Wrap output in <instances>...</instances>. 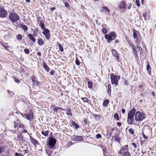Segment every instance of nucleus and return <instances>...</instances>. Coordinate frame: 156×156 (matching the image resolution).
I'll return each mask as SVG.
<instances>
[{"label": "nucleus", "mask_w": 156, "mask_h": 156, "mask_svg": "<svg viewBox=\"0 0 156 156\" xmlns=\"http://www.w3.org/2000/svg\"><path fill=\"white\" fill-rule=\"evenodd\" d=\"M72 124L73 126H75V128L76 129H78V128H79V127H80L79 125L77 123H76L75 122H72Z\"/></svg>", "instance_id": "nucleus-31"}, {"label": "nucleus", "mask_w": 156, "mask_h": 156, "mask_svg": "<svg viewBox=\"0 0 156 156\" xmlns=\"http://www.w3.org/2000/svg\"><path fill=\"white\" fill-rule=\"evenodd\" d=\"M129 133L131 134H133L134 133V130L133 129H129Z\"/></svg>", "instance_id": "nucleus-46"}, {"label": "nucleus", "mask_w": 156, "mask_h": 156, "mask_svg": "<svg viewBox=\"0 0 156 156\" xmlns=\"http://www.w3.org/2000/svg\"><path fill=\"white\" fill-rule=\"evenodd\" d=\"M14 81L17 83H20V81L18 79H17L15 77H14Z\"/></svg>", "instance_id": "nucleus-49"}, {"label": "nucleus", "mask_w": 156, "mask_h": 156, "mask_svg": "<svg viewBox=\"0 0 156 156\" xmlns=\"http://www.w3.org/2000/svg\"><path fill=\"white\" fill-rule=\"evenodd\" d=\"M117 125L119 126L121 125V123L120 122H118L117 123Z\"/></svg>", "instance_id": "nucleus-63"}, {"label": "nucleus", "mask_w": 156, "mask_h": 156, "mask_svg": "<svg viewBox=\"0 0 156 156\" xmlns=\"http://www.w3.org/2000/svg\"><path fill=\"white\" fill-rule=\"evenodd\" d=\"M30 138L31 142L33 145L35 146V144L38 145L39 144V143L37 140L34 139L32 136H30Z\"/></svg>", "instance_id": "nucleus-15"}, {"label": "nucleus", "mask_w": 156, "mask_h": 156, "mask_svg": "<svg viewBox=\"0 0 156 156\" xmlns=\"http://www.w3.org/2000/svg\"><path fill=\"white\" fill-rule=\"evenodd\" d=\"M15 156H23V155L22 154L18 153L17 152L15 153Z\"/></svg>", "instance_id": "nucleus-50"}, {"label": "nucleus", "mask_w": 156, "mask_h": 156, "mask_svg": "<svg viewBox=\"0 0 156 156\" xmlns=\"http://www.w3.org/2000/svg\"><path fill=\"white\" fill-rule=\"evenodd\" d=\"M135 3L137 6L139 7L140 6V1L139 0H136Z\"/></svg>", "instance_id": "nucleus-45"}, {"label": "nucleus", "mask_w": 156, "mask_h": 156, "mask_svg": "<svg viewBox=\"0 0 156 156\" xmlns=\"http://www.w3.org/2000/svg\"><path fill=\"white\" fill-rule=\"evenodd\" d=\"M27 36L29 37L30 39L32 41L34 42H35L36 39L34 37L33 35L31 34H28Z\"/></svg>", "instance_id": "nucleus-18"}, {"label": "nucleus", "mask_w": 156, "mask_h": 156, "mask_svg": "<svg viewBox=\"0 0 156 156\" xmlns=\"http://www.w3.org/2000/svg\"><path fill=\"white\" fill-rule=\"evenodd\" d=\"M24 52L27 54H29L30 53V51L29 50L27 49H24Z\"/></svg>", "instance_id": "nucleus-42"}, {"label": "nucleus", "mask_w": 156, "mask_h": 156, "mask_svg": "<svg viewBox=\"0 0 156 156\" xmlns=\"http://www.w3.org/2000/svg\"><path fill=\"white\" fill-rule=\"evenodd\" d=\"M112 52L113 56L115 57L116 59L118 61L120 58L119 55V54H118L117 51L115 50L112 49Z\"/></svg>", "instance_id": "nucleus-13"}, {"label": "nucleus", "mask_w": 156, "mask_h": 156, "mask_svg": "<svg viewBox=\"0 0 156 156\" xmlns=\"http://www.w3.org/2000/svg\"><path fill=\"white\" fill-rule=\"evenodd\" d=\"M54 71L52 70L50 72V74L51 75H53L54 74Z\"/></svg>", "instance_id": "nucleus-61"}, {"label": "nucleus", "mask_w": 156, "mask_h": 156, "mask_svg": "<svg viewBox=\"0 0 156 156\" xmlns=\"http://www.w3.org/2000/svg\"><path fill=\"white\" fill-rule=\"evenodd\" d=\"M124 85H128V83L127 80H124Z\"/></svg>", "instance_id": "nucleus-58"}, {"label": "nucleus", "mask_w": 156, "mask_h": 156, "mask_svg": "<svg viewBox=\"0 0 156 156\" xmlns=\"http://www.w3.org/2000/svg\"><path fill=\"white\" fill-rule=\"evenodd\" d=\"M17 38L18 40H20L22 39L21 35L20 34H18L17 37Z\"/></svg>", "instance_id": "nucleus-48"}, {"label": "nucleus", "mask_w": 156, "mask_h": 156, "mask_svg": "<svg viewBox=\"0 0 156 156\" xmlns=\"http://www.w3.org/2000/svg\"><path fill=\"white\" fill-rule=\"evenodd\" d=\"M145 118V114L144 113L137 111L135 113V120L136 121H141Z\"/></svg>", "instance_id": "nucleus-3"}, {"label": "nucleus", "mask_w": 156, "mask_h": 156, "mask_svg": "<svg viewBox=\"0 0 156 156\" xmlns=\"http://www.w3.org/2000/svg\"><path fill=\"white\" fill-rule=\"evenodd\" d=\"M101 135L99 134V133H98V134H97L96 135V138H97V139H99V138H101Z\"/></svg>", "instance_id": "nucleus-51"}, {"label": "nucleus", "mask_w": 156, "mask_h": 156, "mask_svg": "<svg viewBox=\"0 0 156 156\" xmlns=\"http://www.w3.org/2000/svg\"><path fill=\"white\" fill-rule=\"evenodd\" d=\"M107 150L106 147L102 149L103 154L104 156H105V154H106L107 152Z\"/></svg>", "instance_id": "nucleus-47"}, {"label": "nucleus", "mask_w": 156, "mask_h": 156, "mask_svg": "<svg viewBox=\"0 0 156 156\" xmlns=\"http://www.w3.org/2000/svg\"><path fill=\"white\" fill-rule=\"evenodd\" d=\"M39 26L44 30V31L46 30L43 21L41 20L40 21Z\"/></svg>", "instance_id": "nucleus-17"}, {"label": "nucleus", "mask_w": 156, "mask_h": 156, "mask_svg": "<svg viewBox=\"0 0 156 156\" xmlns=\"http://www.w3.org/2000/svg\"><path fill=\"white\" fill-rule=\"evenodd\" d=\"M49 132V131L48 130H46V131H41V134L45 136H48Z\"/></svg>", "instance_id": "nucleus-25"}, {"label": "nucleus", "mask_w": 156, "mask_h": 156, "mask_svg": "<svg viewBox=\"0 0 156 156\" xmlns=\"http://www.w3.org/2000/svg\"><path fill=\"white\" fill-rule=\"evenodd\" d=\"M147 69L148 72H150L151 71V68L149 64L147 65Z\"/></svg>", "instance_id": "nucleus-41"}, {"label": "nucleus", "mask_w": 156, "mask_h": 156, "mask_svg": "<svg viewBox=\"0 0 156 156\" xmlns=\"http://www.w3.org/2000/svg\"><path fill=\"white\" fill-rule=\"evenodd\" d=\"M139 44H137V46L136 47V49L138 51H139L140 52V54H141V53L142 52H143V50L142 49V48H141V47L139 46Z\"/></svg>", "instance_id": "nucleus-29"}, {"label": "nucleus", "mask_w": 156, "mask_h": 156, "mask_svg": "<svg viewBox=\"0 0 156 156\" xmlns=\"http://www.w3.org/2000/svg\"><path fill=\"white\" fill-rule=\"evenodd\" d=\"M33 35L35 37H36L37 35V33L35 32V31H34Z\"/></svg>", "instance_id": "nucleus-55"}, {"label": "nucleus", "mask_w": 156, "mask_h": 156, "mask_svg": "<svg viewBox=\"0 0 156 156\" xmlns=\"http://www.w3.org/2000/svg\"><path fill=\"white\" fill-rule=\"evenodd\" d=\"M88 87L90 88H91L92 86V82L88 81Z\"/></svg>", "instance_id": "nucleus-40"}, {"label": "nucleus", "mask_w": 156, "mask_h": 156, "mask_svg": "<svg viewBox=\"0 0 156 156\" xmlns=\"http://www.w3.org/2000/svg\"><path fill=\"white\" fill-rule=\"evenodd\" d=\"M21 27L24 30L27 31L28 29L27 26L25 25L21 24Z\"/></svg>", "instance_id": "nucleus-32"}, {"label": "nucleus", "mask_w": 156, "mask_h": 156, "mask_svg": "<svg viewBox=\"0 0 156 156\" xmlns=\"http://www.w3.org/2000/svg\"><path fill=\"white\" fill-rule=\"evenodd\" d=\"M25 116L27 119L30 120H32L34 118V115L31 111H30L28 113L25 115Z\"/></svg>", "instance_id": "nucleus-11"}, {"label": "nucleus", "mask_w": 156, "mask_h": 156, "mask_svg": "<svg viewBox=\"0 0 156 156\" xmlns=\"http://www.w3.org/2000/svg\"><path fill=\"white\" fill-rule=\"evenodd\" d=\"M20 124V121L18 119H17L16 121H15L14 122V128H16L19 126Z\"/></svg>", "instance_id": "nucleus-19"}, {"label": "nucleus", "mask_w": 156, "mask_h": 156, "mask_svg": "<svg viewBox=\"0 0 156 156\" xmlns=\"http://www.w3.org/2000/svg\"><path fill=\"white\" fill-rule=\"evenodd\" d=\"M108 94H109V93L111 94V88L110 86V87L108 85Z\"/></svg>", "instance_id": "nucleus-53"}, {"label": "nucleus", "mask_w": 156, "mask_h": 156, "mask_svg": "<svg viewBox=\"0 0 156 156\" xmlns=\"http://www.w3.org/2000/svg\"><path fill=\"white\" fill-rule=\"evenodd\" d=\"M34 31H35V32H36L38 33V28L37 27L35 29V30Z\"/></svg>", "instance_id": "nucleus-60"}, {"label": "nucleus", "mask_w": 156, "mask_h": 156, "mask_svg": "<svg viewBox=\"0 0 156 156\" xmlns=\"http://www.w3.org/2000/svg\"><path fill=\"white\" fill-rule=\"evenodd\" d=\"M122 156H130V154L129 152H126L123 153Z\"/></svg>", "instance_id": "nucleus-35"}, {"label": "nucleus", "mask_w": 156, "mask_h": 156, "mask_svg": "<svg viewBox=\"0 0 156 156\" xmlns=\"http://www.w3.org/2000/svg\"><path fill=\"white\" fill-rule=\"evenodd\" d=\"M38 43L40 46L44 44V41L41 39H38Z\"/></svg>", "instance_id": "nucleus-30"}, {"label": "nucleus", "mask_w": 156, "mask_h": 156, "mask_svg": "<svg viewBox=\"0 0 156 156\" xmlns=\"http://www.w3.org/2000/svg\"><path fill=\"white\" fill-rule=\"evenodd\" d=\"M21 132L22 133H27V131L25 129H23L22 130Z\"/></svg>", "instance_id": "nucleus-56"}, {"label": "nucleus", "mask_w": 156, "mask_h": 156, "mask_svg": "<svg viewBox=\"0 0 156 156\" xmlns=\"http://www.w3.org/2000/svg\"><path fill=\"white\" fill-rule=\"evenodd\" d=\"M132 145L134 147V148L135 149H136L137 147L136 145L134 143H132Z\"/></svg>", "instance_id": "nucleus-54"}, {"label": "nucleus", "mask_w": 156, "mask_h": 156, "mask_svg": "<svg viewBox=\"0 0 156 156\" xmlns=\"http://www.w3.org/2000/svg\"><path fill=\"white\" fill-rule=\"evenodd\" d=\"M0 44L2 45L5 49H7L8 48V46L7 45V44L2 41H0Z\"/></svg>", "instance_id": "nucleus-23"}, {"label": "nucleus", "mask_w": 156, "mask_h": 156, "mask_svg": "<svg viewBox=\"0 0 156 156\" xmlns=\"http://www.w3.org/2000/svg\"><path fill=\"white\" fill-rule=\"evenodd\" d=\"M75 140L76 141H82L83 140V137L81 136H76L75 138Z\"/></svg>", "instance_id": "nucleus-20"}, {"label": "nucleus", "mask_w": 156, "mask_h": 156, "mask_svg": "<svg viewBox=\"0 0 156 156\" xmlns=\"http://www.w3.org/2000/svg\"><path fill=\"white\" fill-rule=\"evenodd\" d=\"M52 108H53V111H54V112H57L58 110V108H59V107H57L55 106H53L52 107Z\"/></svg>", "instance_id": "nucleus-34"}, {"label": "nucleus", "mask_w": 156, "mask_h": 156, "mask_svg": "<svg viewBox=\"0 0 156 156\" xmlns=\"http://www.w3.org/2000/svg\"><path fill=\"white\" fill-rule=\"evenodd\" d=\"M75 63L78 66H79L80 65V62L79 60L77 58H76Z\"/></svg>", "instance_id": "nucleus-44"}, {"label": "nucleus", "mask_w": 156, "mask_h": 156, "mask_svg": "<svg viewBox=\"0 0 156 156\" xmlns=\"http://www.w3.org/2000/svg\"><path fill=\"white\" fill-rule=\"evenodd\" d=\"M109 101L108 100L106 99L104 101L103 105L105 107H106L108 104Z\"/></svg>", "instance_id": "nucleus-27"}, {"label": "nucleus", "mask_w": 156, "mask_h": 156, "mask_svg": "<svg viewBox=\"0 0 156 156\" xmlns=\"http://www.w3.org/2000/svg\"><path fill=\"white\" fill-rule=\"evenodd\" d=\"M9 18L13 23H15L20 19L19 16L16 12H12L9 15Z\"/></svg>", "instance_id": "nucleus-4"}, {"label": "nucleus", "mask_w": 156, "mask_h": 156, "mask_svg": "<svg viewBox=\"0 0 156 156\" xmlns=\"http://www.w3.org/2000/svg\"><path fill=\"white\" fill-rule=\"evenodd\" d=\"M148 14V13L147 12H146L143 13V17H144V19L145 20H146V16H147V15Z\"/></svg>", "instance_id": "nucleus-43"}, {"label": "nucleus", "mask_w": 156, "mask_h": 156, "mask_svg": "<svg viewBox=\"0 0 156 156\" xmlns=\"http://www.w3.org/2000/svg\"><path fill=\"white\" fill-rule=\"evenodd\" d=\"M8 14L7 12L3 8H0V17L4 18L7 17Z\"/></svg>", "instance_id": "nucleus-8"}, {"label": "nucleus", "mask_w": 156, "mask_h": 156, "mask_svg": "<svg viewBox=\"0 0 156 156\" xmlns=\"http://www.w3.org/2000/svg\"><path fill=\"white\" fill-rule=\"evenodd\" d=\"M114 137L115 138V140L116 141L118 142H119L121 139L120 137L118 135L114 136Z\"/></svg>", "instance_id": "nucleus-28"}, {"label": "nucleus", "mask_w": 156, "mask_h": 156, "mask_svg": "<svg viewBox=\"0 0 156 156\" xmlns=\"http://www.w3.org/2000/svg\"><path fill=\"white\" fill-rule=\"evenodd\" d=\"M66 113L67 115L72 116V113L71 112V109L70 108H68L66 109Z\"/></svg>", "instance_id": "nucleus-24"}, {"label": "nucleus", "mask_w": 156, "mask_h": 156, "mask_svg": "<svg viewBox=\"0 0 156 156\" xmlns=\"http://www.w3.org/2000/svg\"><path fill=\"white\" fill-rule=\"evenodd\" d=\"M82 99L83 101L84 102H88V100L87 98H82Z\"/></svg>", "instance_id": "nucleus-52"}, {"label": "nucleus", "mask_w": 156, "mask_h": 156, "mask_svg": "<svg viewBox=\"0 0 156 156\" xmlns=\"http://www.w3.org/2000/svg\"><path fill=\"white\" fill-rule=\"evenodd\" d=\"M143 136L144 139H147V137L145 135L144 133L143 134Z\"/></svg>", "instance_id": "nucleus-62"}, {"label": "nucleus", "mask_w": 156, "mask_h": 156, "mask_svg": "<svg viewBox=\"0 0 156 156\" xmlns=\"http://www.w3.org/2000/svg\"><path fill=\"white\" fill-rule=\"evenodd\" d=\"M31 79L33 83H35L36 82L35 76H33L31 77Z\"/></svg>", "instance_id": "nucleus-38"}, {"label": "nucleus", "mask_w": 156, "mask_h": 156, "mask_svg": "<svg viewBox=\"0 0 156 156\" xmlns=\"http://www.w3.org/2000/svg\"><path fill=\"white\" fill-rule=\"evenodd\" d=\"M65 5L66 7H68L69 6V4L68 3L66 2L65 3Z\"/></svg>", "instance_id": "nucleus-64"}, {"label": "nucleus", "mask_w": 156, "mask_h": 156, "mask_svg": "<svg viewBox=\"0 0 156 156\" xmlns=\"http://www.w3.org/2000/svg\"><path fill=\"white\" fill-rule=\"evenodd\" d=\"M103 8L105 10V11L106 12H107L109 14L110 13V11L107 7H103Z\"/></svg>", "instance_id": "nucleus-36"}, {"label": "nucleus", "mask_w": 156, "mask_h": 156, "mask_svg": "<svg viewBox=\"0 0 156 156\" xmlns=\"http://www.w3.org/2000/svg\"><path fill=\"white\" fill-rule=\"evenodd\" d=\"M128 44H129L130 46L132 48L134 47L133 43L130 41H128Z\"/></svg>", "instance_id": "nucleus-37"}, {"label": "nucleus", "mask_w": 156, "mask_h": 156, "mask_svg": "<svg viewBox=\"0 0 156 156\" xmlns=\"http://www.w3.org/2000/svg\"><path fill=\"white\" fill-rule=\"evenodd\" d=\"M17 137L15 138L16 140L19 142L20 144H22L24 142L23 140V137L21 133L20 135H17Z\"/></svg>", "instance_id": "nucleus-9"}, {"label": "nucleus", "mask_w": 156, "mask_h": 156, "mask_svg": "<svg viewBox=\"0 0 156 156\" xmlns=\"http://www.w3.org/2000/svg\"><path fill=\"white\" fill-rule=\"evenodd\" d=\"M133 49V53L134 54V55L135 58H138V55L137 54V51L136 50V48L134 46L132 48Z\"/></svg>", "instance_id": "nucleus-16"}, {"label": "nucleus", "mask_w": 156, "mask_h": 156, "mask_svg": "<svg viewBox=\"0 0 156 156\" xmlns=\"http://www.w3.org/2000/svg\"><path fill=\"white\" fill-rule=\"evenodd\" d=\"M43 65L45 69V70L47 71V72H49L50 70V69L49 67H48V66H47V64L45 62H44L43 63Z\"/></svg>", "instance_id": "nucleus-21"}, {"label": "nucleus", "mask_w": 156, "mask_h": 156, "mask_svg": "<svg viewBox=\"0 0 156 156\" xmlns=\"http://www.w3.org/2000/svg\"><path fill=\"white\" fill-rule=\"evenodd\" d=\"M114 118H115L117 120H119V115L117 113H115L114 115Z\"/></svg>", "instance_id": "nucleus-39"}, {"label": "nucleus", "mask_w": 156, "mask_h": 156, "mask_svg": "<svg viewBox=\"0 0 156 156\" xmlns=\"http://www.w3.org/2000/svg\"><path fill=\"white\" fill-rule=\"evenodd\" d=\"M117 35L115 33L114 31L110 32L109 34H105L104 37L106 40L107 42L108 43H110L112 41L115 40Z\"/></svg>", "instance_id": "nucleus-1"}, {"label": "nucleus", "mask_w": 156, "mask_h": 156, "mask_svg": "<svg viewBox=\"0 0 156 156\" xmlns=\"http://www.w3.org/2000/svg\"><path fill=\"white\" fill-rule=\"evenodd\" d=\"M133 37L135 40V43L136 44H139L140 42V39L139 37L140 36L139 32L136 31L135 29H133Z\"/></svg>", "instance_id": "nucleus-5"}, {"label": "nucleus", "mask_w": 156, "mask_h": 156, "mask_svg": "<svg viewBox=\"0 0 156 156\" xmlns=\"http://www.w3.org/2000/svg\"><path fill=\"white\" fill-rule=\"evenodd\" d=\"M42 34L45 36L46 39L49 40L50 38V30L48 29L42 32Z\"/></svg>", "instance_id": "nucleus-12"}, {"label": "nucleus", "mask_w": 156, "mask_h": 156, "mask_svg": "<svg viewBox=\"0 0 156 156\" xmlns=\"http://www.w3.org/2000/svg\"><path fill=\"white\" fill-rule=\"evenodd\" d=\"M119 7L120 9H125L126 5L124 1H122L119 4Z\"/></svg>", "instance_id": "nucleus-14"}, {"label": "nucleus", "mask_w": 156, "mask_h": 156, "mask_svg": "<svg viewBox=\"0 0 156 156\" xmlns=\"http://www.w3.org/2000/svg\"><path fill=\"white\" fill-rule=\"evenodd\" d=\"M108 28L107 27H103L102 30V32L104 34H106L107 33V29Z\"/></svg>", "instance_id": "nucleus-26"}, {"label": "nucleus", "mask_w": 156, "mask_h": 156, "mask_svg": "<svg viewBox=\"0 0 156 156\" xmlns=\"http://www.w3.org/2000/svg\"><path fill=\"white\" fill-rule=\"evenodd\" d=\"M128 145H125L122 147L120 150L119 151L118 153L120 154H122L126 152H128Z\"/></svg>", "instance_id": "nucleus-10"}, {"label": "nucleus", "mask_w": 156, "mask_h": 156, "mask_svg": "<svg viewBox=\"0 0 156 156\" xmlns=\"http://www.w3.org/2000/svg\"><path fill=\"white\" fill-rule=\"evenodd\" d=\"M136 110L133 108L131 110L128 114L127 118V123L129 125L133 124V122L134 120V116L135 115Z\"/></svg>", "instance_id": "nucleus-2"}, {"label": "nucleus", "mask_w": 156, "mask_h": 156, "mask_svg": "<svg viewBox=\"0 0 156 156\" xmlns=\"http://www.w3.org/2000/svg\"><path fill=\"white\" fill-rule=\"evenodd\" d=\"M119 41L118 39H116L114 42L115 44H116L117 43H119Z\"/></svg>", "instance_id": "nucleus-57"}, {"label": "nucleus", "mask_w": 156, "mask_h": 156, "mask_svg": "<svg viewBox=\"0 0 156 156\" xmlns=\"http://www.w3.org/2000/svg\"><path fill=\"white\" fill-rule=\"evenodd\" d=\"M56 143V140L55 138L51 137L49 140L48 145L51 149H53Z\"/></svg>", "instance_id": "nucleus-7"}, {"label": "nucleus", "mask_w": 156, "mask_h": 156, "mask_svg": "<svg viewBox=\"0 0 156 156\" xmlns=\"http://www.w3.org/2000/svg\"><path fill=\"white\" fill-rule=\"evenodd\" d=\"M94 116L96 120L98 121L101 119V115H98L97 114H92Z\"/></svg>", "instance_id": "nucleus-22"}, {"label": "nucleus", "mask_w": 156, "mask_h": 156, "mask_svg": "<svg viewBox=\"0 0 156 156\" xmlns=\"http://www.w3.org/2000/svg\"><path fill=\"white\" fill-rule=\"evenodd\" d=\"M57 45L58 46L60 51L61 52H62L63 49L62 45L61 44L58 43H57Z\"/></svg>", "instance_id": "nucleus-33"}, {"label": "nucleus", "mask_w": 156, "mask_h": 156, "mask_svg": "<svg viewBox=\"0 0 156 156\" xmlns=\"http://www.w3.org/2000/svg\"><path fill=\"white\" fill-rule=\"evenodd\" d=\"M111 79L112 84L116 86L118 84V82L120 79V76L112 74L111 75Z\"/></svg>", "instance_id": "nucleus-6"}, {"label": "nucleus", "mask_w": 156, "mask_h": 156, "mask_svg": "<svg viewBox=\"0 0 156 156\" xmlns=\"http://www.w3.org/2000/svg\"><path fill=\"white\" fill-rule=\"evenodd\" d=\"M41 83L40 82H39L38 81H37V82H36V84H37V85L38 86Z\"/></svg>", "instance_id": "nucleus-59"}]
</instances>
